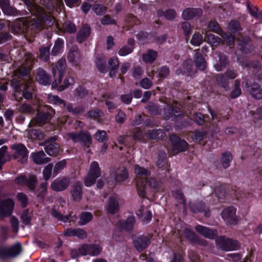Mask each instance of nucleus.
I'll return each mask as SVG.
<instances>
[{
  "label": "nucleus",
  "instance_id": "72a5a7b5",
  "mask_svg": "<svg viewBox=\"0 0 262 262\" xmlns=\"http://www.w3.org/2000/svg\"><path fill=\"white\" fill-rule=\"evenodd\" d=\"M45 149L50 156H55L59 152V146L56 143H49L46 145Z\"/></svg>",
  "mask_w": 262,
  "mask_h": 262
},
{
  "label": "nucleus",
  "instance_id": "5701e85b",
  "mask_svg": "<svg viewBox=\"0 0 262 262\" xmlns=\"http://www.w3.org/2000/svg\"><path fill=\"white\" fill-rule=\"evenodd\" d=\"M202 13L201 9L187 8L184 10L182 13V17L184 19H191L194 17L200 16Z\"/></svg>",
  "mask_w": 262,
  "mask_h": 262
},
{
  "label": "nucleus",
  "instance_id": "7ed1b4c3",
  "mask_svg": "<svg viewBox=\"0 0 262 262\" xmlns=\"http://www.w3.org/2000/svg\"><path fill=\"white\" fill-rule=\"evenodd\" d=\"M135 180L136 189L139 196L144 197L146 194V184L148 178L151 172L148 168L141 167L139 165H134Z\"/></svg>",
  "mask_w": 262,
  "mask_h": 262
},
{
  "label": "nucleus",
  "instance_id": "e433bc0d",
  "mask_svg": "<svg viewBox=\"0 0 262 262\" xmlns=\"http://www.w3.org/2000/svg\"><path fill=\"white\" fill-rule=\"evenodd\" d=\"M146 135L149 139H158L163 138L164 136V133L162 129H152L149 130Z\"/></svg>",
  "mask_w": 262,
  "mask_h": 262
},
{
  "label": "nucleus",
  "instance_id": "a18cd8bd",
  "mask_svg": "<svg viewBox=\"0 0 262 262\" xmlns=\"http://www.w3.org/2000/svg\"><path fill=\"white\" fill-rule=\"evenodd\" d=\"M48 102L52 104L57 105L63 104V105H66L65 102L56 95H48Z\"/></svg>",
  "mask_w": 262,
  "mask_h": 262
},
{
  "label": "nucleus",
  "instance_id": "2eb2a0df",
  "mask_svg": "<svg viewBox=\"0 0 262 262\" xmlns=\"http://www.w3.org/2000/svg\"><path fill=\"white\" fill-rule=\"evenodd\" d=\"M53 114H54V112L52 110L46 113L39 112L36 117L31 120L30 124L31 125L34 124L40 125L50 120Z\"/></svg>",
  "mask_w": 262,
  "mask_h": 262
},
{
  "label": "nucleus",
  "instance_id": "4c0bfd02",
  "mask_svg": "<svg viewBox=\"0 0 262 262\" xmlns=\"http://www.w3.org/2000/svg\"><path fill=\"white\" fill-rule=\"evenodd\" d=\"M80 220L79 221V225H84L90 222L93 219V215L90 212H83L80 215Z\"/></svg>",
  "mask_w": 262,
  "mask_h": 262
},
{
  "label": "nucleus",
  "instance_id": "338daca9",
  "mask_svg": "<svg viewBox=\"0 0 262 262\" xmlns=\"http://www.w3.org/2000/svg\"><path fill=\"white\" fill-rule=\"evenodd\" d=\"M101 23L103 25H108L116 24V22L114 19L111 18L109 16L105 15L101 19Z\"/></svg>",
  "mask_w": 262,
  "mask_h": 262
},
{
  "label": "nucleus",
  "instance_id": "de8ad7c7",
  "mask_svg": "<svg viewBox=\"0 0 262 262\" xmlns=\"http://www.w3.org/2000/svg\"><path fill=\"white\" fill-rule=\"evenodd\" d=\"M67 165V162L65 160H62L56 163L54 167L53 173L54 176L57 175L62 169H63Z\"/></svg>",
  "mask_w": 262,
  "mask_h": 262
},
{
  "label": "nucleus",
  "instance_id": "3c124183",
  "mask_svg": "<svg viewBox=\"0 0 262 262\" xmlns=\"http://www.w3.org/2000/svg\"><path fill=\"white\" fill-rule=\"evenodd\" d=\"M148 184L149 187L155 191H158L160 189V183L156 181L155 179H148L147 184Z\"/></svg>",
  "mask_w": 262,
  "mask_h": 262
},
{
  "label": "nucleus",
  "instance_id": "4468645a",
  "mask_svg": "<svg viewBox=\"0 0 262 262\" xmlns=\"http://www.w3.org/2000/svg\"><path fill=\"white\" fill-rule=\"evenodd\" d=\"M237 76L236 73L232 70H228L225 75L219 74L216 77L218 84L226 88L228 86L229 79H234Z\"/></svg>",
  "mask_w": 262,
  "mask_h": 262
},
{
  "label": "nucleus",
  "instance_id": "0e129e2a",
  "mask_svg": "<svg viewBox=\"0 0 262 262\" xmlns=\"http://www.w3.org/2000/svg\"><path fill=\"white\" fill-rule=\"evenodd\" d=\"M133 48L129 47V46H124L121 48L118 51V54L120 56H126L132 52Z\"/></svg>",
  "mask_w": 262,
  "mask_h": 262
},
{
  "label": "nucleus",
  "instance_id": "cd10ccee",
  "mask_svg": "<svg viewBox=\"0 0 262 262\" xmlns=\"http://www.w3.org/2000/svg\"><path fill=\"white\" fill-rule=\"evenodd\" d=\"M90 33V27L86 25L83 26L78 32L77 41L80 43L83 41L89 36Z\"/></svg>",
  "mask_w": 262,
  "mask_h": 262
},
{
  "label": "nucleus",
  "instance_id": "f8f14e48",
  "mask_svg": "<svg viewBox=\"0 0 262 262\" xmlns=\"http://www.w3.org/2000/svg\"><path fill=\"white\" fill-rule=\"evenodd\" d=\"M235 213L236 209L233 207H229L223 210L222 216L226 223L230 224H235L237 221Z\"/></svg>",
  "mask_w": 262,
  "mask_h": 262
},
{
  "label": "nucleus",
  "instance_id": "7c9ffc66",
  "mask_svg": "<svg viewBox=\"0 0 262 262\" xmlns=\"http://www.w3.org/2000/svg\"><path fill=\"white\" fill-rule=\"evenodd\" d=\"M135 222V218L131 216L128 217L125 221H120L119 226L121 229L129 231L133 229Z\"/></svg>",
  "mask_w": 262,
  "mask_h": 262
},
{
  "label": "nucleus",
  "instance_id": "a211bd4d",
  "mask_svg": "<svg viewBox=\"0 0 262 262\" xmlns=\"http://www.w3.org/2000/svg\"><path fill=\"white\" fill-rule=\"evenodd\" d=\"M30 158L36 164H46L51 160L50 158L46 157L42 150L32 153Z\"/></svg>",
  "mask_w": 262,
  "mask_h": 262
},
{
  "label": "nucleus",
  "instance_id": "69168bd1",
  "mask_svg": "<svg viewBox=\"0 0 262 262\" xmlns=\"http://www.w3.org/2000/svg\"><path fill=\"white\" fill-rule=\"evenodd\" d=\"M9 228L8 227L5 226H2L0 228V236L1 237L4 239H7L9 236Z\"/></svg>",
  "mask_w": 262,
  "mask_h": 262
},
{
  "label": "nucleus",
  "instance_id": "13d9d810",
  "mask_svg": "<svg viewBox=\"0 0 262 262\" xmlns=\"http://www.w3.org/2000/svg\"><path fill=\"white\" fill-rule=\"evenodd\" d=\"M95 138L100 141L103 142L107 139L106 133L104 130H98L94 135Z\"/></svg>",
  "mask_w": 262,
  "mask_h": 262
},
{
  "label": "nucleus",
  "instance_id": "09e8293b",
  "mask_svg": "<svg viewBox=\"0 0 262 262\" xmlns=\"http://www.w3.org/2000/svg\"><path fill=\"white\" fill-rule=\"evenodd\" d=\"M240 82L236 80L235 81L234 89L231 92L230 97L232 99H234L238 97L241 94V90L239 88Z\"/></svg>",
  "mask_w": 262,
  "mask_h": 262
},
{
  "label": "nucleus",
  "instance_id": "f3484780",
  "mask_svg": "<svg viewBox=\"0 0 262 262\" xmlns=\"http://www.w3.org/2000/svg\"><path fill=\"white\" fill-rule=\"evenodd\" d=\"M134 245L138 251H142L146 248L150 243L149 238L146 236H139L133 240Z\"/></svg>",
  "mask_w": 262,
  "mask_h": 262
},
{
  "label": "nucleus",
  "instance_id": "ea45409f",
  "mask_svg": "<svg viewBox=\"0 0 262 262\" xmlns=\"http://www.w3.org/2000/svg\"><path fill=\"white\" fill-rule=\"evenodd\" d=\"M37 184V180L36 176L33 174H31L30 175L29 179H27L25 185H26L30 190H33L36 188Z\"/></svg>",
  "mask_w": 262,
  "mask_h": 262
},
{
  "label": "nucleus",
  "instance_id": "1a4fd4ad",
  "mask_svg": "<svg viewBox=\"0 0 262 262\" xmlns=\"http://www.w3.org/2000/svg\"><path fill=\"white\" fill-rule=\"evenodd\" d=\"M169 140L173 145L172 152L174 154L185 151L188 149V144L187 143L174 135H170Z\"/></svg>",
  "mask_w": 262,
  "mask_h": 262
},
{
  "label": "nucleus",
  "instance_id": "6ab92c4d",
  "mask_svg": "<svg viewBox=\"0 0 262 262\" xmlns=\"http://www.w3.org/2000/svg\"><path fill=\"white\" fill-rule=\"evenodd\" d=\"M36 79L40 84L47 85L50 84V78L46 71L41 68L36 71Z\"/></svg>",
  "mask_w": 262,
  "mask_h": 262
},
{
  "label": "nucleus",
  "instance_id": "58836bf2",
  "mask_svg": "<svg viewBox=\"0 0 262 262\" xmlns=\"http://www.w3.org/2000/svg\"><path fill=\"white\" fill-rule=\"evenodd\" d=\"M63 46V40L62 39H57L52 50V54L56 55L61 52Z\"/></svg>",
  "mask_w": 262,
  "mask_h": 262
},
{
  "label": "nucleus",
  "instance_id": "c03bdc74",
  "mask_svg": "<svg viewBox=\"0 0 262 262\" xmlns=\"http://www.w3.org/2000/svg\"><path fill=\"white\" fill-rule=\"evenodd\" d=\"M53 164H49L47 165L42 170L43 179L47 181L49 180L52 176L53 170Z\"/></svg>",
  "mask_w": 262,
  "mask_h": 262
},
{
  "label": "nucleus",
  "instance_id": "ddd939ff",
  "mask_svg": "<svg viewBox=\"0 0 262 262\" xmlns=\"http://www.w3.org/2000/svg\"><path fill=\"white\" fill-rule=\"evenodd\" d=\"M14 202L11 199L0 201V216L4 217L10 215L14 208Z\"/></svg>",
  "mask_w": 262,
  "mask_h": 262
},
{
  "label": "nucleus",
  "instance_id": "37998d69",
  "mask_svg": "<svg viewBox=\"0 0 262 262\" xmlns=\"http://www.w3.org/2000/svg\"><path fill=\"white\" fill-rule=\"evenodd\" d=\"M232 160V156L230 152H226L222 155V164L223 166L226 168L230 165V163Z\"/></svg>",
  "mask_w": 262,
  "mask_h": 262
},
{
  "label": "nucleus",
  "instance_id": "8fccbe9b",
  "mask_svg": "<svg viewBox=\"0 0 262 262\" xmlns=\"http://www.w3.org/2000/svg\"><path fill=\"white\" fill-rule=\"evenodd\" d=\"M208 42L213 46H217L221 42V39L213 34H206Z\"/></svg>",
  "mask_w": 262,
  "mask_h": 262
},
{
  "label": "nucleus",
  "instance_id": "bf43d9fd",
  "mask_svg": "<svg viewBox=\"0 0 262 262\" xmlns=\"http://www.w3.org/2000/svg\"><path fill=\"white\" fill-rule=\"evenodd\" d=\"M96 64L98 70L101 73H103L106 70L105 61L100 58L97 59Z\"/></svg>",
  "mask_w": 262,
  "mask_h": 262
},
{
  "label": "nucleus",
  "instance_id": "0eeeda50",
  "mask_svg": "<svg viewBox=\"0 0 262 262\" xmlns=\"http://www.w3.org/2000/svg\"><path fill=\"white\" fill-rule=\"evenodd\" d=\"M13 156L14 159L22 164L27 162L28 151L26 147L23 144H14L11 145Z\"/></svg>",
  "mask_w": 262,
  "mask_h": 262
},
{
  "label": "nucleus",
  "instance_id": "864d4df0",
  "mask_svg": "<svg viewBox=\"0 0 262 262\" xmlns=\"http://www.w3.org/2000/svg\"><path fill=\"white\" fill-rule=\"evenodd\" d=\"M228 28L231 32L235 33L241 30L240 24L237 21H231L228 24Z\"/></svg>",
  "mask_w": 262,
  "mask_h": 262
},
{
  "label": "nucleus",
  "instance_id": "c756f323",
  "mask_svg": "<svg viewBox=\"0 0 262 262\" xmlns=\"http://www.w3.org/2000/svg\"><path fill=\"white\" fill-rule=\"evenodd\" d=\"M194 62L196 68L200 70H204L206 67V62L198 51H195Z\"/></svg>",
  "mask_w": 262,
  "mask_h": 262
},
{
  "label": "nucleus",
  "instance_id": "680f3d73",
  "mask_svg": "<svg viewBox=\"0 0 262 262\" xmlns=\"http://www.w3.org/2000/svg\"><path fill=\"white\" fill-rule=\"evenodd\" d=\"M205 135V133L204 132L195 131L193 133L192 138L193 140L199 142L203 139Z\"/></svg>",
  "mask_w": 262,
  "mask_h": 262
},
{
  "label": "nucleus",
  "instance_id": "39448f33",
  "mask_svg": "<svg viewBox=\"0 0 262 262\" xmlns=\"http://www.w3.org/2000/svg\"><path fill=\"white\" fill-rule=\"evenodd\" d=\"M101 176V170L99 164L96 161L92 162L90 165L89 171L84 178V183L85 186L90 187L94 185L97 179Z\"/></svg>",
  "mask_w": 262,
  "mask_h": 262
},
{
  "label": "nucleus",
  "instance_id": "052dcab7",
  "mask_svg": "<svg viewBox=\"0 0 262 262\" xmlns=\"http://www.w3.org/2000/svg\"><path fill=\"white\" fill-rule=\"evenodd\" d=\"M7 147L3 146L0 148V169L2 168V165L5 163L6 160L5 156L7 152Z\"/></svg>",
  "mask_w": 262,
  "mask_h": 262
},
{
  "label": "nucleus",
  "instance_id": "f257e3e1",
  "mask_svg": "<svg viewBox=\"0 0 262 262\" xmlns=\"http://www.w3.org/2000/svg\"><path fill=\"white\" fill-rule=\"evenodd\" d=\"M25 1L30 12L38 20L37 21L35 18L30 17L17 19L13 26V29L16 33H24L29 30L40 29L44 25L47 27L55 25L57 27L55 19L49 14L54 10L57 13L61 11L63 7L62 0H41V4L46 8V10L35 5L34 3V0Z\"/></svg>",
  "mask_w": 262,
  "mask_h": 262
},
{
  "label": "nucleus",
  "instance_id": "473e14b6",
  "mask_svg": "<svg viewBox=\"0 0 262 262\" xmlns=\"http://www.w3.org/2000/svg\"><path fill=\"white\" fill-rule=\"evenodd\" d=\"M252 96L256 99L262 98V89L256 83H254L249 90Z\"/></svg>",
  "mask_w": 262,
  "mask_h": 262
},
{
  "label": "nucleus",
  "instance_id": "79ce46f5",
  "mask_svg": "<svg viewBox=\"0 0 262 262\" xmlns=\"http://www.w3.org/2000/svg\"><path fill=\"white\" fill-rule=\"evenodd\" d=\"M89 248L90 249L88 254L91 256L98 255L102 251V248L99 245H89Z\"/></svg>",
  "mask_w": 262,
  "mask_h": 262
},
{
  "label": "nucleus",
  "instance_id": "b1692460",
  "mask_svg": "<svg viewBox=\"0 0 262 262\" xmlns=\"http://www.w3.org/2000/svg\"><path fill=\"white\" fill-rule=\"evenodd\" d=\"M51 213L53 217L58 221H62L64 223L71 222L76 219V216H71V215L63 216L62 214L59 212L55 209L53 208L51 210Z\"/></svg>",
  "mask_w": 262,
  "mask_h": 262
},
{
  "label": "nucleus",
  "instance_id": "5fc2aeb1",
  "mask_svg": "<svg viewBox=\"0 0 262 262\" xmlns=\"http://www.w3.org/2000/svg\"><path fill=\"white\" fill-rule=\"evenodd\" d=\"M108 63L110 70L116 71L118 68L119 61L117 57H113L109 59Z\"/></svg>",
  "mask_w": 262,
  "mask_h": 262
},
{
  "label": "nucleus",
  "instance_id": "6e6d98bb",
  "mask_svg": "<svg viewBox=\"0 0 262 262\" xmlns=\"http://www.w3.org/2000/svg\"><path fill=\"white\" fill-rule=\"evenodd\" d=\"M204 208V204L202 202H199L196 204L190 205V208L193 212L202 211Z\"/></svg>",
  "mask_w": 262,
  "mask_h": 262
},
{
  "label": "nucleus",
  "instance_id": "9b49d317",
  "mask_svg": "<svg viewBox=\"0 0 262 262\" xmlns=\"http://www.w3.org/2000/svg\"><path fill=\"white\" fill-rule=\"evenodd\" d=\"M21 251V245L19 243H17L9 248H0V256L1 257H15L18 255Z\"/></svg>",
  "mask_w": 262,
  "mask_h": 262
},
{
  "label": "nucleus",
  "instance_id": "e2e57ef3",
  "mask_svg": "<svg viewBox=\"0 0 262 262\" xmlns=\"http://www.w3.org/2000/svg\"><path fill=\"white\" fill-rule=\"evenodd\" d=\"M173 195L180 204H182L184 206H185V200L183 194L180 191H176L173 193Z\"/></svg>",
  "mask_w": 262,
  "mask_h": 262
},
{
  "label": "nucleus",
  "instance_id": "f03ea898",
  "mask_svg": "<svg viewBox=\"0 0 262 262\" xmlns=\"http://www.w3.org/2000/svg\"><path fill=\"white\" fill-rule=\"evenodd\" d=\"M25 58V65L18 68L15 73L19 79L14 77L11 81V85L14 90L15 99L17 101H20L22 99V98L19 96L21 91V86H23V95L24 98L29 99L32 97L33 83L28 74L35 60V57L31 53H26Z\"/></svg>",
  "mask_w": 262,
  "mask_h": 262
},
{
  "label": "nucleus",
  "instance_id": "4be33fe9",
  "mask_svg": "<svg viewBox=\"0 0 262 262\" xmlns=\"http://www.w3.org/2000/svg\"><path fill=\"white\" fill-rule=\"evenodd\" d=\"M196 231L206 238L213 239L217 234L215 231L210 229L206 227L201 225H198L195 227Z\"/></svg>",
  "mask_w": 262,
  "mask_h": 262
},
{
  "label": "nucleus",
  "instance_id": "49530a36",
  "mask_svg": "<svg viewBox=\"0 0 262 262\" xmlns=\"http://www.w3.org/2000/svg\"><path fill=\"white\" fill-rule=\"evenodd\" d=\"M203 36L199 33H195L190 40V43L193 46H199L203 41Z\"/></svg>",
  "mask_w": 262,
  "mask_h": 262
},
{
  "label": "nucleus",
  "instance_id": "6e6552de",
  "mask_svg": "<svg viewBox=\"0 0 262 262\" xmlns=\"http://www.w3.org/2000/svg\"><path fill=\"white\" fill-rule=\"evenodd\" d=\"M64 137L67 139H71L75 142H82L85 145L91 144L92 141L90 134L87 132H80L79 133L73 132L68 133Z\"/></svg>",
  "mask_w": 262,
  "mask_h": 262
},
{
  "label": "nucleus",
  "instance_id": "393cba45",
  "mask_svg": "<svg viewBox=\"0 0 262 262\" xmlns=\"http://www.w3.org/2000/svg\"><path fill=\"white\" fill-rule=\"evenodd\" d=\"M105 208L107 212L112 214L115 213L119 209V203L116 198L114 197L109 198Z\"/></svg>",
  "mask_w": 262,
  "mask_h": 262
},
{
  "label": "nucleus",
  "instance_id": "aec40b11",
  "mask_svg": "<svg viewBox=\"0 0 262 262\" xmlns=\"http://www.w3.org/2000/svg\"><path fill=\"white\" fill-rule=\"evenodd\" d=\"M68 58L69 62L74 66H78L80 63L81 57L77 47H74L70 50Z\"/></svg>",
  "mask_w": 262,
  "mask_h": 262
},
{
  "label": "nucleus",
  "instance_id": "c85d7f7f",
  "mask_svg": "<svg viewBox=\"0 0 262 262\" xmlns=\"http://www.w3.org/2000/svg\"><path fill=\"white\" fill-rule=\"evenodd\" d=\"M27 136L31 140H41L44 138L43 134L35 129H28L26 130Z\"/></svg>",
  "mask_w": 262,
  "mask_h": 262
},
{
  "label": "nucleus",
  "instance_id": "423d86ee",
  "mask_svg": "<svg viewBox=\"0 0 262 262\" xmlns=\"http://www.w3.org/2000/svg\"><path fill=\"white\" fill-rule=\"evenodd\" d=\"M215 242L218 248L227 251L237 250L240 247L239 243L237 241L225 238L224 236L218 237Z\"/></svg>",
  "mask_w": 262,
  "mask_h": 262
},
{
  "label": "nucleus",
  "instance_id": "f704fd0d",
  "mask_svg": "<svg viewBox=\"0 0 262 262\" xmlns=\"http://www.w3.org/2000/svg\"><path fill=\"white\" fill-rule=\"evenodd\" d=\"M228 64L226 56L222 54L220 55L219 61L214 64V68L217 71H221L226 68Z\"/></svg>",
  "mask_w": 262,
  "mask_h": 262
},
{
  "label": "nucleus",
  "instance_id": "603ef678",
  "mask_svg": "<svg viewBox=\"0 0 262 262\" xmlns=\"http://www.w3.org/2000/svg\"><path fill=\"white\" fill-rule=\"evenodd\" d=\"M50 49L48 47L40 49V57L43 61H47L49 58Z\"/></svg>",
  "mask_w": 262,
  "mask_h": 262
},
{
  "label": "nucleus",
  "instance_id": "dca6fc26",
  "mask_svg": "<svg viewBox=\"0 0 262 262\" xmlns=\"http://www.w3.org/2000/svg\"><path fill=\"white\" fill-rule=\"evenodd\" d=\"M111 178L116 182H123L128 178V173L125 167H120L111 173Z\"/></svg>",
  "mask_w": 262,
  "mask_h": 262
},
{
  "label": "nucleus",
  "instance_id": "c9c22d12",
  "mask_svg": "<svg viewBox=\"0 0 262 262\" xmlns=\"http://www.w3.org/2000/svg\"><path fill=\"white\" fill-rule=\"evenodd\" d=\"M179 235L181 237L185 236L192 242H195L197 239L196 235L194 233V232L186 228H185L183 230H181L180 231Z\"/></svg>",
  "mask_w": 262,
  "mask_h": 262
},
{
  "label": "nucleus",
  "instance_id": "a878e982",
  "mask_svg": "<svg viewBox=\"0 0 262 262\" xmlns=\"http://www.w3.org/2000/svg\"><path fill=\"white\" fill-rule=\"evenodd\" d=\"M71 194L73 200L75 201H79L82 197V191L81 185L79 182L76 183L72 187Z\"/></svg>",
  "mask_w": 262,
  "mask_h": 262
},
{
  "label": "nucleus",
  "instance_id": "bb28decb",
  "mask_svg": "<svg viewBox=\"0 0 262 262\" xmlns=\"http://www.w3.org/2000/svg\"><path fill=\"white\" fill-rule=\"evenodd\" d=\"M172 115L178 117L180 116L179 108H173L169 105H167L164 108V113L163 114V117L165 119H168L172 117Z\"/></svg>",
  "mask_w": 262,
  "mask_h": 262
},
{
  "label": "nucleus",
  "instance_id": "a19ab883",
  "mask_svg": "<svg viewBox=\"0 0 262 262\" xmlns=\"http://www.w3.org/2000/svg\"><path fill=\"white\" fill-rule=\"evenodd\" d=\"M75 83L74 79L70 76H67L63 81V84L58 87V90L62 91L64 89L73 85Z\"/></svg>",
  "mask_w": 262,
  "mask_h": 262
},
{
  "label": "nucleus",
  "instance_id": "9d476101",
  "mask_svg": "<svg viewBox=\"0 0 262 262\" xmlns=\"http://www.w3.org/2000/svg\"><path fill=\"white\" fill-rule=\"evenodd\" d=\"M70 184L69 178L63 177L54 180L51 184V188L55 191H62L68 188Z\"/></svg>",
  "mask_w": 262,
  "mask_h": 262
},
{
  "label": "nucleus",
  "instance_id": "774afa93",
  "mask_svg": "<svg viewBox=\"0 0 262 262\" xmlns=\"http://www.w3.org/2000/svg\"><path fill=\"white\" fill-rule=\"evenodd\" d=\"M27 180V179L25 175L20 174L15 178L14 181L18 185H25Z\"/></svg>",
  "mask_w": 262,
  "mask_h": 262
},
{
  "label": "nucleus",
  "instance_id": "2f4dec72",
  "mask_svg": "<svg viewBox=\"0 0 262 262\" xmlns=\"http://www.w3.org/2000/svg\"><path fill=\"white\" fill-rule=\"evenodd\" d=\"M157 57V52L151 50L147 51L142 55L143 60L146 63H152Z\"/></svg>",
  "mask_w": 262,
  "mask_h": 262
},
{
  "label": "nucleus",
  "instance_id": "20e7f679",
  "mask_svg": "<svg viewBox=\"0 0 262 262\" xmlns=\"http://www.w3.org/2000/svg\"><path fill=\"white\" fill-rule=\"evenodd\" d=\"M66 66L65 59L61 58L57 62L55 66L52 67V75L55 78L52 84L53 88H57L61 83L64 74Z\"/></svg>",
  "mask_w": 262,
  "mask_h": 262
},
{
  "label": "nucleus",
  "instance_id": "4d7b16f0",
  "mask_svg": "<svg viewBox=\"0 0 262 262\" xmlns=\"http://www.w3.org/2000/svg\"><path fill=\"white\" fill-rule=\"evenodd\" d=\"M208 28L211 31L216 32L220 35L223 33L222 31L219 28L218 23L216 21H210L208 25Z\"/></svg>",
  "mask_w": 262,
  "mask_h": 262
},
{
  "label": "nucleus",
  "instance_id": "412c9836",
  "mask_svg": "<svg viewBox=\"0 0 262 262\" xmlns=\"http://www.w3.org/2000/svg\"><path fill=\"white\" fill-rule=\"evenodd\" d=\"M0 7L4 13L8 15H17V10L10 6L8 0H1L0 1Z\"/></svg>",
  "mask_w": 262,
  "mask_h": 262
}]
</instances>
